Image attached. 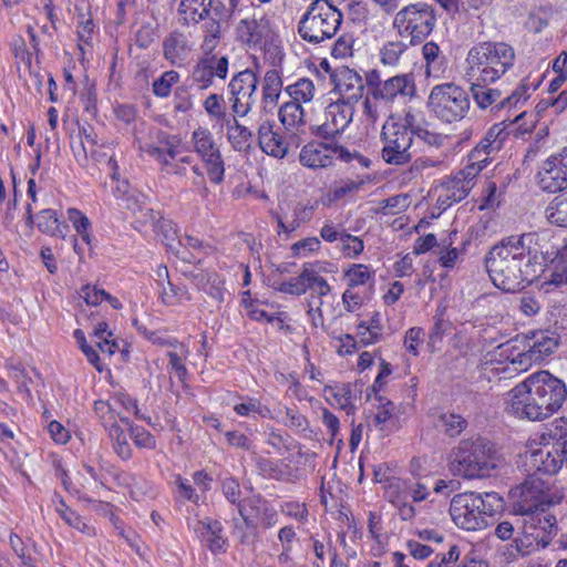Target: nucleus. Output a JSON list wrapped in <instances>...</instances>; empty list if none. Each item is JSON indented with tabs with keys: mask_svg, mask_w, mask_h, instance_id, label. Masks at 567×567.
Segmentation results:
<instances>
[{
	"mask_svg": "<svg viewBox=\"0 0 567 567\" xmlns=\"http://www.w3.org/2000/svg\"><path fill=\"white\" fill-rule=\"evenodd\" d=\"M210 7L212 0H182L178 12L185 16V20L198 23L209 17Z\"/></svg>",
	"mask_w": 567,
	"mask_h": 567,
	"instance_id": "obj_31",
	"label": "nucleus"
},
{
	"mask_svg": "<svg viewBox=\"0 0 567 567\" xmlns=\"http://www.w3.org/2000/svg\"><path fill=\"white\" fill-rule=\"evenodd\" d=\"M412 114H406L403 118L391 116L382 126L381 140L383 147L382 158L391 165H403L411 161L410 148L413 143L414 131L411 127Z\"/></svg>",
	"mask_w": 567,
	"mask_h": 567,
	"instance_id": "obj_7",
	"label": "nucleus"
},
{
	"mask_svg": "<svg viewBox=\"0 0 567 567\" xmlns=\"http://www.w3.org/2000/svg\"><path fill=\"white\" fill-rule=\"evenodd\" d=\"M342 251L346 257H358L364 249L363 240L350 234L341 235Z\"/></svg>",
	"mask_w": 567,
	"mask_h": 567,
	"instance_id": "obj_55",
	"label": "nucleus"
},
{
	"mask_svg": "<svg viewBox=\"0 0 567 567\" xmlns=\"http://www.w3.org/2000/svg\"><path fill=\"white\" fill-rule=\"evenodd\" d=\"M234 410L237 414L241 416H248L251 413H259L262 416H266L269 412V409L262 405L257 399H248L246 402L236 404Z\"/></svg>",
	"mask_w": 567,
	"mask_h": 567,
	"instance_id": "obj_59",
	"label": "nucleus"
},
{
	"mask_svg": "<svg viewBox=\"0 0 567 567\" xmlns=\"http://www.w3.org/2000/svg\"><path fill=\"white\" fill-rule=\"evenodd\" d=\"M439 247V260L442 267L453 268L460 257V250L451 247V241L443 240Z\"/></svg>",
	"mask_w": 567,
	"mask_h": 567,
	"instance_id": "obj_54",
	"label": "nucleus"
},
{
	"mask_svg": "<svg viewBox=\"0 0 567 567\" xmlns=\"http://www.w3.org/2000/svg\"><path fill=\"white\" fill-rule=\"evenodd\" d=\"M496 493L475 492L456 494L450 504V514L456 526L466 530H480L487 526V516H492L502 505Z\"/></svg>",
	"mask_w": 567,
	"mask_h": 567,
	"instance_id": "obj_5",
	"label": "nucleus"
},
{
	"mask_svg": "<svg viewBox=\"0 0 567 567\" xmlns=\"http://www.w3.org/2000/svg\"><path fill=\"white\" fill-rule=\"evenodd\" d=\"M333 395L340 408L344 410L347 414H352L354 412V405L352 404L353 394L350 383H344L341 386H338Z\"/></svg>",
	"mask_w": 567,
	"mask_h": 567,
	"instance_id": "obj_58",
	"label": "nucleus"
},
{
	"mask_svg": "<svg viewBox=\"0 0 567 567\" xmlns=\"http://www.w3.org/2000/svg\"><path fill=\"white\" fill-rule=\"evenodd\" d=\"M194 530L200 542L213 553L221 554L227 550V539L223 536V526L218 520H198Z\"/></svg>",
	"mask_w": 567,
	"mask_h": 567,
	"instance_id": "obj_24",
	"label": "nucleus"
},
{
	"mask_svg": "<svg viewBox=\"0 0 567 567\" xmlns=\"http://www.w3.org/2000/svg\"><path fill=\"white\" fill-rule=\"evenodd\" d=\"M341 11L329 0H315L302 16L298 32L310 43L331 39L342 23Z\"/></svg>",
	"mask_w": 567,
	"mask_h": 567,
	"instance_id": "obj_6",
	"label": "nucleus"
},
{
	"mask_svg": "<svg viewBox=\"0 0 567 567\" xmlns=\"http://www.w3.org/2000/svg\"><path fill=\"white\" fill-rule=\"evenodd\" d=\"M237 116L233 113L231 117L224 124L227 130V137L236 151H247L250 147L252 132L240 124Z\"/></svg>",
	"mask_w": 567,
	"mask_h": 567,
	"instance_id": "obj_29",
	"label": "nucleus"
},
{
	"mask_svg": "<svg viewBox=\"0 0 567 567\" xmlns=\"http://www.w3.org/2000/svg\"><path fill=\"white\" fill-rule=\"evenodd\" d=\"M436 23L434 9L423 2L411 3L399 10L393 18V29L411 45L422 43Z\"/></svg>",
	"mask_w": 567,
	"mask_h": 567,
	"instance_id": "obj_8",
	"label": "nucleus"
},
{
	"mask_svg": "<svg viewBox=\"0 0 567 567\" xmlns=\"http://www.w3.org/2000/svg\"><path fill=\"white\" fill-rule=\"evenodd\" d=\"M535 362H539V360L532 353V351L528 348L523 352H518L511 360L513 370L517 372L527 371Z\"/></svg>",
	"mask_w": 567,
	"mask_h": 567,
	"instance_id": "obj_61",
	"label": "nucleus"
},
{
	"mask_svg": "<svg viewBox=\"0 0 567 567\" xmlns=\"http://www.w3.org/2000/svg\"><path fill=\"white\" fill-rule=\"evenodd\" d=\"M566 399V384L548 371H538L507 393L505 411L517 419L542 421L557 412Z\"/></svg>",
	"mask_w": 567,
	"mask_h": 567,
	"instance_id": "obj_2",
	"label": "nucleus"
},
{
	"mask_svg": "<svg viewBox=\"0 0 567 567\" xmlns=\"http://www.w3.org/2000/svg\"><path fill=\"white\" fill-rule=\"evenodd\" d=\"M415 94V83L412 74H398L383 81L372 92L374 100H383L385 104L396 99L412 97Z\"/></svg>",
	"mask_w": 567,
	"mask_h": 567,
	"instance_id": "obj_19",
	"label": "nucleus"
},
{
	"mask_svg": "<svg viewBox=\"0 0 567 567\" xmlns=\"http://www.w3.org/2000/svg\"><path fill=\"white\" fill-rule=\"evenodd\" d=\"M515 51L505 42H481L472 47L466 58L468 81L495 82L514 64Z\"/></svg>",
	"mask_w": 567,
	"mask_h": 567,
	"instance_id": "obj_3",
	"label": "nucleus"
},
{
	"mask_svg": "<svg viewBox=\"0 0 567 567\" xmlns=\"http://www.w3.org/2000/svg\"><path fill=\"white\" fill-rule=\"evenodd\" d=\"M256 73L249 69L237 73L229 82L231 111L244 117L251 111L258 86Z\"/></svg>",
	"mask_w": 567,
	"mask_h": 567,
	"instance_id": "obj_13",
	"label": "nucleus"
},
{
	"mask_svg": "<svg viewBox=\"0 0 567 567\" xmlns=\"http://www.w3.org/2000/svg\"><path fill=\"white\" fill-rule=\"evenodd\" d=\"M441 188L449 193L450 198H452V202L456 203L463 200L472 189V187L465 184V182L461 179L457 175L444 182L441 185Z\"/></svg>",
	"mask_w": 567,
	"mask_h": 567,
	"instance_id": "obj_48",
	"label": "nucleus"
},
{
	"mask_svg": "<svg viewBox=\"0 0 567 567\" xmlns=\"http://www.w3.org/2000/svg\"><path fill=\"white\" fill-rule=\"evenodd\" d=\"M282 89V80L276 69L268 70L262 81V101L265 104L276 105Z\"/></svg>",
	"mask_w": 567,
	"mask_h": 567,
	"instance_id": "obj_33",
	"label": "nucleus"
},
{
	"mask_svg": "<svg viewBox=\"0 0 567 567\" xmlns=\"http://www.w3.org/2000/svg\"><path fill=\"white\" fill-rule=\"evenodd\" d=\"M239 514L247 527L270 528L278 522L276 508L260 495L248 497L239 504Z\"/></svg>",
	"mask_w": 567,
	"mask_h": 567,
	"instance_id": "obj_15",
	"label": "nucleus"
},
{
	"mask_svg": "<svg viewBox=\"0 0 567 567\" xmlns=\"http://www.w3.org/2000/svg\"><path fill=\"white\" fill-rule=\"evenodd\" d=\"M386 498L394 506L408 501L406 480H393L385 487Z\"/></svg>",
	"mask_w": 567,
	"mask_h": 567,
	"instance_id": "obj_52",
	"label": "nucleus"
},
{
	"mask_svg": "<svg viewBox=\"0 0 567 567\" xmlns=\"http://www.w3.org/2000/svg\"><path fill=\"white\" fill-rule=\"evenodd\" d=\"M502 124L493 125L477 144L483 151L487 150V153H497L503 147V143L508 134Z\"/></svg>",
	"mask_w": 567,
	"mask_h": 567,
	"instance_id": "obj_37",
	"label": "nucleus"
},
{
	"mask_svg": "<svg viewBox=\"0 0 567 567\" xmlns=\"http://www.w3.org/2000/svg\"><path fill=\"white\" fill-rule=\"evenodd\" d=\"M190 51L192 45L183 32L173 31L163 41V54L171 64H181Z\"/></svg>",
	"mask_w": 567,
	"mask_h": 567,
	"instance_id": "obj_26",
	"label": "nucleus"
},
{
	"mask_svg": "<svg viewBox=\"0 0 567 567\" xmlns=\"http://www.w3.org/2000/svg\"><path fill=\"white\" fill-rule=\"evenodd\" d=\"M287 93L292 99L291 101H296L298 103L309 102L313 99L315 85L309 79H299L295 84L288 85L286 87Z\"/></svg>",
	"mask_w": 567,
	"mask_h": 567,
	"instance_id": "obj_43",
	"label": "nucleus"
},
{
	"mask_svg": "<svg viewBox=\"0 0 567 567\" xmlns=\"http://www.w3.org/2000/svg\"><path fill=\"white\" fill-rule=\"evenodd\" d=\"M106 431L109 433L110 440L112 441L115 453L122 460L131 458L132 449L127 442L124 430L117 423H112V425H110Z\"/></svg>",
	"mask_w": 567,
	"mask_h": 567,
	"instance_id": "obj_39",
	"label": "nucleus"
},
{
	"mask_svg": "<svg viewBox=\"0 0 567 567\" xmlns=\"http://www.w3.org/2000/svg\"><path fill=\"white\" fill-rule=\"evenodd\" d=\"M194 151L205 163L209 179L219 184L224 179V161L212 133L205 127H197L192 134Z\"/></svg>",
	"mask_w": 567,
	"mask_h": 567,
	"instance_id": "obj_12",
	"label": "nucleus"
},
{
	"mask_svg": "<svg viewBox=\"0 0 567 567\" xmlns=\"http://www.w3.org/2000/svg\"><path fill=\"white\" fill-rule=\"evenodd\" d=\"M427 106L442 122L454 123L467 114L470 97L462 86L453 82L442 83L432 87Z\"/></svg>",
	"mask_w": 567,
	"mask_h": 567,
	"instance_id": "obj_9",
	"label": "nucleus"
},
{
	"mask_svg": "<svg viewBox=\"0 0 567 567\" xmlns=\"http://www.w3.org/2000/svg\"><path fill=\"white\" fill-rule=\"evenodd\" d=\"M408 196L406 195H395L390 198L384 199L381 203V209L383 214H398L404 207H406Z\"/></svg>",
	"mask_w": 567,
	"mask_h": 567,
	"instance_id": "obj_63",
	"label": "nucleus"
},
{
	"mask_svg": "<svg viewBox=\"0 0 567 567\" xmlns=\"http://www.w3.org/2000/svg\"><path fill=\"white\" fill-rule=\"evenodd\" d=\"M94 412L102 422L105 430L116 422L115 411L107 401L97 400L94 402Z\"/></svg>",
	"mask_w": 567,
	"mask_h": 567,
	"instance_id": "obj_57",
	"label": "nucleus"
},
{
	"mask_svg": "<svg viewBox=\"0 0 567 567\" xmlns=\"http://www.w3.org/2000/svg\"><path fill=\"white\" fill-rule=\"evenodd\" d=\"M228 72V59L226 56L206 54L200 59L193 71V80L206 89L213 84L214 76L226 79Z\"/></svg>",
	"mask_w": 567,
	"mask_h": 567,
	"instance_id": "obj_21",
	"label": "nucleus"
},
{
	"mask_svg": "<svg viewBox=\"0 0 567 567\" xmlns=\"http://www.w3.org/2000/svg\"><path fill=\"white\" fill-rule=\"evenodd\" d=\"M37 227L44 234L64 237L66 225L59 221L56 213L52 209H43L37 215Z\"/></svg>",
	"mask_w": 567,
	"mask_h": 567,
	"instance_id": "obj_35",
	"label": "nucleus"
},
{
	"mask_svg": "<svg viewBox=\"0 0 567 567\" xmlns=\"http://www.w3.org/2000/svg\"><path fill=\"white\" fill-rule=\"evenodd\" d=\"M58 512L60 513L63 520L73 528L80 530L83 534L91 535L93 533V528L90 527L86 523L82 520V518L69 508H60L58 507Z\"/></svg>",
	"mask_w": 567,
	"mask_h": 567,
	"instance_id": "obj_56",
	"label": "nucleus"
},
{
	"mask_svg": "<svg viewBox=\"0 0 567 567\" xmlns=\"http://www.w3.org/2000/svg\"><path fill=\"white\" fill-rule=\"evenodd\" d=\"M120 420L123 423L130 425V436L132 437V440L134 441V444L137 447L150 449V450L155 449V446H156L155 437L148 431H146L145 429L140 427V426H132L128 422V419L125 416L120 415Z\"/></svg>",
	"mask_w": 567,
	"mask_h": 567,
	"instance_id": "obj_47",
	"label": "nucleus"
},
{
	"mask_svg": "<svg viewBox=\"0 0 567 567\" xmlns=\"http://www.w3.org/2000/svg\"><path fill=\"white\" fill-rule=\"evenodd\" d=\"M539 445L553 446V450L567 454V420L559 417L553 421L542 433Z\"/></svg>",
	"mask_w": 567,
	"mask_h": 567,
	"instance_id": "obj_27",
	"label": "nucleus"
},
{
	"mask_svg": "<svg viewBox=\"0 0 567 567\" xmlns=\"http://www.w3.org/2000/svg\"><path fill=\"white\" fill-rule=\"evenodd\" d=\"M188 355L187 348L179 342H176L173 351H168L167 357L169 359V365L175 371L176 375L181 381H184L187 375V369L184 364Z\"/></svg>",
	"mask_w": 567,
	"mask_h": 567,
	"instance_id": "obj_45",
	"label": "nucleus"
},
{
	"mask_svg": "<svg viewBox=\"0 0 567 567\" xmlns=\"http://www.w3.org/2000/svg\"><path fill=\"white\" fill-rule=\"evenodd\" d=\"M332 78L336 90L348 101H358L362 96L364 83L357 71L343 66L338 69Z\"/></svg>",
	"mask_w": 567,
	"mask_h": 567,
	"instance_id": "obj_25",
	"label": "nucleus"
},
{
	"mask_svg": "<svg viewBox=\"0 0 567 567\" xmlns=\"http://www.w3.org/2000/svg\"><path fill=\"white\" fill-rule=\"evenodd\" d=\"M537 240L535 233L511 236L489 250L485 266L495 287L506 292H517L538 277L543 271L544 258Z\"/></svg>",
	"mask_w": 567,
	"mask_h": 567,
	"instance_id": "obj_1",
	"label": "nucleus"
},
{
	"mask_svg": "<svg viewBox=\"0 0 567 567\" xmlns=\"http://www.w3.org/2000/svg\"><path fill=\"white\" fill-rule=\"evenodd\" d=\"M383 100H374L370 95H367L364 102H363V114L365 115L367 120L374 124L380 115H381V103Z\"/></svg>",
	"mask_w": 567,
	"mask_h": 567,
	"instance_id": "obj_64",
	"label": "nucleus"
},
{
	"mask_svg": "<svg viewBox=\"0 0 567 567\" xmlns=\"http://www.w3.org/2000/svg\"><path fill=\"white\" fill-rule=\"evenodd\" d=\"M221 491L225 497L231 503L236 504L239 507V504H243L240 501L241 498V491L239 483L233 478L228 477L223 481L221 483Z\"/></svg>",
	"mask_w": 567,
	"mask_h": 567,
	"instance_id": "obj_60",
	"label": "nucleus"
},
{
	"mask_svg": "<svg viewBox=\"0 0 567 567\" xmlns=\"http://www.w3.org/2000/svg\"><path fill=\"white\" fill-rule=\"evenodd\" d=\"M157 234L163 236V243L171 249H176L174 241L177 237V229L175 224L163 216L158 217L156 224L153 226Z\"/></svg>",
	"mask_w": 567,
	"mask_h": 567,
	"instance_id": "obj_51",
	"label": "nucleus"
},
{
	"mask_svg": "<svg viewBox=\"0 0 567 567\" xmlns=\"http://www.w3.org/2000/svg\"><path fill=\"white\" fill-rule=\"evenodd\" d=\"M68 218L73 224L78 235L81 237L82 241H84L86 245H91V235L89 233L91 223L89 218L83 215L79 209L76 208H70L68 209Z\"/></svg>",
	"mask_w": 567,
	"mask_h": 567,
	"instance_id": "obj_46",
	"label": "nucleus"
},
{
	"mask_svg": "<svg viewBox=\"0 0 567 567\" xmlns=\"http://www.w3.org/2000/svg\"><path fill=\"white\" fill-rule=\"evenodd\" d=\"M529 85L527 80H523L520 84L506 97L502 99L498 104H496V110H512L513 107H517L518 104L525 103L528 97Z\"/></svg>",
	"mask_w": 567,
	"mask_h": 567,
	"instance_id": "obj_44",
	"label": "nucleus"
},
{
	"mask_svg": "<svg viewBox=\"0 0 567 567\" xmlns=\"http://www.w3.org/2000/svg\"><path fill=\"white\" fill-rule=\"evenodd\" d=\"M434 425L445 435L456 437L467 427V421L460 414L444 412L436 417Z\"/></svg>",
	"mask_w": 567,
	"mask_h": 567,
	"instance_id": "obj_32",
	"label": "nucleus"
},
{
	"mask_svg": "<svg viewBox=\"0 0 567 567\" xmlns=\"http://www.w3.org/2000/svg\"><path fill=\"white\" fill-rule=\"evenodd\" d=\"M494 444L482 436L465 439L451 451V471L463 478L488 476L496 467Z\"/></svg>",
	"mask_w": 567,
	"mask_h": 567,
	"instance_id": "obj_4",
	"label": "nucleus"
},
{
	"mask_svg": "<svg viewBox=\"0 0 567 567\" xmlns=\"http://www.w3.org/2000/svg\"><path fill=\"white\" fill-rule=\"evenodd\" d=\"M265 27L256 19H244L238 25V33L247 44H259L264 37Z\"/></svg>",
	"mask_w": 567,
	"mask_h": 567,
	"instance_id": "obj_38",
	"label": "nucleus"
},
{
	"mask_svg": "<svg viewBox=\"0 0 567 567\" xmlns=\"http://www.w3.org/2000/svg\"><path fill=\"white\" fill-rule=\"evenodd\" d=\"M258 144L264 153L278 159L285 158L289 148L293 146L291 135L282 136L272 121H265L259 125Z\"/></svg>",
	"mask_w": 567,
	"mask_h": 567,
	"instance_id": "obj_18",
	"label": "nucleus"
},
{
	"mask_svg": "<svg viewBox=\"0 0 567 567\" xmlns=\"http://www.w3.org/2000/svg\"><path fill=\"white\" fill-rule=\"evenodd\" d=\"M343 308L348 312L358 311L363 305V297L353 289L347 288L341 297Z\"/></svg>",
	"mask_w": 567,
	"mask_h": 567,
	"instance_id": "obj_62",
	"label": "nucleus"
},
{
	"mask_svg": "<svg viewBox=\"0 0 567 567\" xmlns=\"http://www.w3.org/2000/svg\"><path fill=\"white\" fill-rule=\"evenodd\" d=\"M204 110L215 121L225 124L231 117L226 112L225 100L223 95L213 93L204 101Z\"/></svg>",
	"mask_w": 567,
	"mask_h": 567,
	"instance_id": "obj_42",
	"label": "nucleus"
},
{
	"mask_svg": "<svg viewBox=\"0 0 567 567\" xmlns=\"http://www.w3.org/2000/svg\"><path fill=\"white\" fill-rule=\"evenodd\" d=\"M178 81V72L174 70L166 71L153 82V93L158 97H166L171 94L172 86Z\"/></svg>",
	"mask_w": 567,
	"mask_h": 567,
	"instance_id": "obj_49",
	"label": "nucleus"
},
{
	"mask_svg": "<svg viewBox=\"0 0 567 567\" xmlns=\"http://www.w3.org/2000/svg\"><path fill=\"white\" fill-rule=\"evenodd\" d=\"M408 51V44L403 41H389L379 50L380 62L385 66H399L402 58Z\"/></svg>",
	"mask_w": 567,
	"mask_h": 567,
	"instance_id": "obj_34",
	"label": "nucleus"
},
{
	"mask_svg": "<svg viewBox=\"0 0 567 567\" xmlns=\"http://www.w3.org/2000/svg\"><path fill=\"white\" fill-rule=\"evenodd\" d=\"M353 158L358 159L364 167L370 165V159L367 157L351 154L347 148L333 142L311 141L299 153L300 164L311 169L331 167L336 159L350 162Z\"/></svg>",
	"mask_w": 567,
	"mask_h": 567,
	"instance_id": "obj_10",
	"label": "nucleus"
},
{
	"mask_svg": "<svg viewBox=\"0 0 567 567\" xmlns=\"http://www.w3.org/2000/svg\"><path fill=\"white\" fill-rule=\"evenodd\" d=\"M471 83V92L477 106L481 109H487L492 106L496 109V104L499 103L502 93L497 89H492L488 85L493 82H477L468 81Z\"/></svg>",
	"mask_w": 567,
	"mask_h": 567,
	"instance_id": "obj_30",
	"label": "nucleus"
},
{
	"mask_svg": "<svg viewBox=\"0 0 567 567\" xmlns=\"http://www.w3.org/2000/svg\"><path fill=\"white\" fill-rule=\"evenodd\" d=\"M547 488L546 483L537 475H529L512 494L515 499L513 505L515 513L527 516L540 508L548 507L549 495Z\"/></svg>",
	"mask_w": 567,
	"mask_h": 567,
	"instance_id": "obj_11",
	"label": "nucleus"
},
{
	"mask_svg": "<svg viewBox=\"0 0 567 567\" xmlns=\"http://www.w3.org/2000/svg\"><path fill=\"white\" fill-rule=\"evenodd\" d=\"M348 280V288L354 289L373 280V272L363 264H353L343 272Z\"/></svg>",
	"mask_w": 567,
	"mask_h": 567,
	"instance_id": "obj_41",
	"label": "nucleus"
},
{
	"mask_svg": "<svg viewBox=\"0 0 567 567\" xmlns=\"http://www.w3.org/2000/svg\"><path fill=\"white\" fill-rule=\"evenodd\" d=\"M559 338L556 332L545 330L533 332L527 343L532 353L542 361L545 357L550 355L557 349Z\"/></svg>",
	"mask_w": 567,
	"mask_h": 567,
	"instance_id": "obj_28",
	"label": "nucleus"
},
{
	"mask_svg": "<svg viewBox=\"0 0 567 567\" xmlns=\"http://www.w3.org/2000/svg\"><path fill=\"white\" fill-rule=\"evenodd\" d=\"M156 138L157 145L147 144L143 147L144 152L157 159L167 174L185 175L186 167L179 162H174L178 154L179 140L162 131H157Z\"/></svg>",
	"mask_w": 567,
	"mask_h": 567,
	"instance_id": "obj_14",
	"label": "nucleus"
},
{
	"mask_svg": "<svg viewBox=\"0 0 567 567\" xmlns=\"http://www.w3.org/2000/svg\"><path fill=\"white\" fill-rule=\"evenodd\" d=\"M200 289L218 303L229 296L224 287V279L216 272H208L203 277Z\"/></svg>",
	"mask_w": 567,
	"mask_h": 567,
	"instance_id": "obj_36",
	"label": "nucleus"
},
{
	"mask_svg": "<svg viewBox=\"0 0 567 567\" xmlns=\"http://www.w3.org/2000/svg\"><path fill=\"white\" fill-rule=\"evenodd\" d=\"M364 185L363 179L352 181L346 179L340 181L331 189V196L333 200H340L343 197L357 193Z\"/></svg>",
	"mask_w": 567,
	"mask_h": 567,
	"instance_id": "obj_53",
	"label": "nucleus"
},
{
	"mask_svg": "<svg viewBox=\"0 0 567 567\" xmlns=\"http://www.w3.org/2000/svg\"><path fill=\"white\" fill-rule=\"evenodd\" d=\"M539 185L548 193L567 188V147L545 161L539 172Z\"/></svg>",
	"mask_w": 567,
	"mask_h": 567,
	"instance_id": "obj_17",
	"label": "nucleus"
},
{
	"mask_svg": "<svg viewBox=\"0 0 567 567\" xmlns=\"http://www.w3.org/2000/svg\"><path fill=\"white\" fill-rule=\"evenodd\" d=\"M526 528L534 529L528 532L543 547L549 545L553 537L557 534V520L554 515L545 508H540L527 515L525 520Z\"/></svg>",
	"mask_w": 567,
	"mask_h": 567,
	"instance_id": "obj_23",
	"label": "nucleus"
},
{
	"mask_svg": "<svg viewBox=\"0 0 567 567\" xmlns=\"http://www.w3.org/2000/svg\"><path fill=\"white\" fill-rule=\"evenodd\" d=\"M353 107L346 103H332L327 109V120L319 126L318 133L324 138L342 133L352 121Z\"/></svg>",
	"mask_w": 567,
	"mask_h": 567,
	"instance_id": "obj_22",
	"label": "nucleus"
},
{
	"mask_svg": "<svg viewBox=\"0 0 567 567\" xmlns=\"http://www.w3.org/2000/svg\"><path fill=\"white\" fill-rule=\"evenodd\" d=\"M567 454L553 450V446L539 445L525 452L524 465L528 472L554 475L566 464Z\"/></svg>",
	"mask_w": 567,
	"mask_h": 567,
	"instance_id": "obj_16",
	"label": "nucleus"
},
{
	"mask_svg": "<svg viewBox=\"0 0 567 567\" xmlns=\"http://www.w3.org/2000/svg\"><path fill=\"white\" fill-rule=\"evenodd\" d=\"M546 217L554 225L567 227V193L553 199L546 209Z\"/></svg>",
	"mask_w": 567,
	"mask_h": 567,
	"instance_id": "obj_40",
	"label": "nucleus"
},
{
	"mask_svg": "<svg viewBox=\"0 0 567 567\" xmlns=\"http://www.w3.org/2000/svg\"><path fill=\"white\" fill-rule=\"evenodd\" d=\"M204 40L202 49L205 54H210L216 48L220 38V22L209 20L204 24Z\"/></svg>",
	"mask_w": 567,
	"mask_h": 567,
	"instance_id": "obj_50",
	"label": "nucleus"
},
{
	"mask_svg": "<svg viewBox=\"0 0 567 567\" xmlns=\"http://www.w3.org/2000/svg\"><path fill=\"white\" fill-rule=\"evenodd\" d=\"M278 115L286 132L291 135L293 147H299V135L306 132L307 126L303 107L296 101H289L280 106Z\"/></svg>",
	"mask_w": 567,
	"mask_h": 567,
	"instance_id": "obj_20",
	"label": "nucleus"
}]
</instances>
